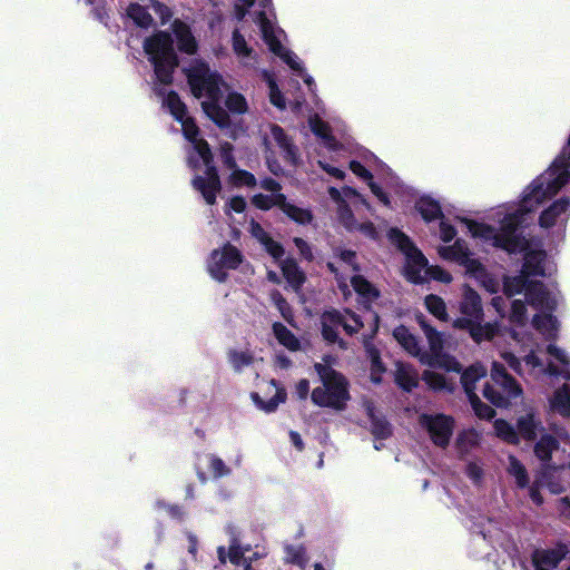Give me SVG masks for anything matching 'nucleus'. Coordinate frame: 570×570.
<instances>
[{
  "label": "nucleus",
  "instance_id": "1a4fd4ad",
  "mask_svg": "<svg viewBox=\"0 0 570 570\" xmlns=\"http://www.w3.org/2000/svg\"><path fill=\"white\" fill-rule=\"evenodd\" d=\"M144 50L154 66L157 79L164 85L170 83L171 73L178 65L170 36L164 31L155 33L145 40Z\"/></svg>",
  "mask_w": 570,
  "mask_h": 570
},
{
  "label": "nucleus",
  "instance_id": "37998d69",
  "mask_svg": "<svg viewBox=\"0 0 570 570\" xmlns=\"http://www.w3.org/2000/svg\"><path fill=\"white\" fill-rule=\"evenodd\" d=\"M423 380L433 390L452 391L454 389V382L452 380L434 371H425L423 373Z\"/></svg>",
  "mask_w": 570,
  "mask_h": 570
},
{
  "label": "nucleus",
  "instance_id": "72a5a7b5",
  "mask_svg": "<svg viewBox=\"0 0 570 570\" xmlns=\"http://www.w3.org/2000/svg\"><path fill=\"white\" fill-rule=\"evenodd\" d=\"M416 209L425 222L442 218L440 204L429 196H423L416 202Z\"/></svg>",
  "mask_w": 570,
  "mask_h": 570
},
{
  "label": "nucleus",
  "instance_id": "58836bf2",
  "mask_svg": "<svg viewBox=\"0 0 570 570\" xmlns=\"http://www.w3.org/2000/svg\"><path fill=\"white\" fill-rule=\"evenodd\" d=\"M279 208L287 217L298 224H308L312 222L313 215L308 209L288 203L285 196Z\"/></svg>",
  "mask_w": 570,
  "mask_h": 570
},
{
  "label": "nucleus",
  "instance_id": "de8ad7c7",
  "mask_svg": "<svg viewBox=\"0 0 570 570\" xmlns=\"http://www.w3.org/2000/svg\"><path fill=\"white\" fill-rule=\"evenodd\" d=\"M226 108L237 115H244L248 111V104L246 98L236 91H229L225 98Z\"/></svg>",
  "mask_w": 570,
  "mask_h": 570
},
{
  "label": "nucleus",
  "instance_id": "f8f14e48",
  "mask_svg": "<svg viewBox=\"0 0 570 570\" xmlns=\"http://www.w3.org/2000/svg\"><path fill=\"white\" fill-rule=\"evenodd\" d=\"M321 323L323 337L330 343L337 341L340 327H343L347 334L356 333L363 327L360 317L350 311H345L344 314L337 311H327L322 315Z\"/></svg>",
  "mask_w": 570,
  "mask_h": 570
},
{
  "label": "nucleus",
  "instance_id": "680f3d73",
  "mask_svg": "<svg viewBox=\"0 0 570 570\" xmlns=\"http://www.w3.org/2000/svg\"><path fill=\"white\" fill-rule=\"evenodd\" d=\"M318 165L320 167L326 171L328 175H331L332 177L336 178V179H344L345 178V171L335 167V166H332L325 161H322V160H318Z\"/></svg>",
  "mask_w": 570,
  "mask_h": 570
},
{
  "label": "nucleus",
  "instance_id": "39448f33",
  "mask_svg": "<svg viewBox=\"0 0 570 570\" xmlns=\"http://www.w3.org/2000/svg\"><path fill=\"white\" fill-rule=\"evenodd\" d=\"M389 239L404 254V275L410 282L422 284L429 279H434L443 284H450L453 281L452 275L446 269L438 265H429L422 252L399 229L392 228L389 232Z\"/></svg>",
  "mask_w": 570,
  "mask_h": 570
},
{
  "label": "nucleus",
  "instance_id": "ddd939ff",
  "mask_svg": "<svg viewBox=\"0 0 570 570\" xmlns=\"http://www.w3.org/2000/svg\"><path fill=\"white\" fill-rule=\"evenodd\" d=\"M419 424L429 434L433 444L440 448L448 446L454 429L452 416L443 413L422 414Z\"/></svg>",
  "mask_w": 570,
  "mask_h": 570
},
{
  "label": "nucleus",
  "instance_id": "a19ab883",
  "mask_svg": "<svg viewBox=\"0 0 570 570\" xmlns=\"http://www.w3.org/2000/svg\"><path fill=\"white\" fill-rule=\"evenodd\" d=\"M507 471L511 476L514 478L518 487L525 488L528 485L529 478L527 469L515 456H508Z\"/></svg>",
  "mask_w": 570,
  "mask_h": 570
},
{
  "label": "nucleus",
  "instance_id": "f257e3e1",
  "mask_svg": "<svg viewBox=\"0 0 570 570\" xmlns=\"http://www.w3.org/2000/svg\"><path fill=\"white\" fill-rule=\"evenodd\" d=\"M547 199L543 198L538 203L533 199L530 208L524 206V197L518 206L504 205L498 207L491 214V219L500 225L499 228L470 219H463L462 223L472 237L485 244L511 254L525 252L521 273L517 276L504 277V293L508 296L523 294L527 304L537 311L532 320L533 327L546 340H556L559 332V323L551 312L558 305L559 294L553 288L544 286L541 282L531 279L532 276L551 275L554 271V265L543 250L531 248L530 243L524 237H521L519 233V227L524 222V214L537 209Z\"/></svg>",
  "mask_w": 570,
  "mask_h": 570
},
{
  "label": "nucleus",
  "instance_id": "bf43d9fd",
  "mask_svg": "<svg viewBox=\"0 0 570 570\" xmlns=\"http://www.w3.org/2000/svg\"><path fill=\"white\" fill-rule=\"evenodd\" d=\"M148 1L150 3L148 8L151 9L160 18L163 24L166 23L171 17V11L169 10V8L158 1Z\"/></svg>",
  "mask_w": 570,
  "mask_h": 570
},
{
  "label": "nucleus",
  "instance_id": "5701e85b",
  "mask_svg": "<svg viewBox=\"0 0 570 570\" xmlns=\"http://www.w3.org/2000/svg\"><path fill=\"white\" fill-rule=\"evenodd\" d=\"M252 236L256 238L265 248V250L276 261L281 259L284 255V249L279 243L274 240L267 232L256 222H250Z\"/></svg>",
  "mask_w": 570,
  "mask_h": 570
},
{
  "label": "nucleus",
  "instance_id": "e2e57ef3",
  "mask_svg": "<svg viewBox=\"0 0 570 570\" xmlns=\"http://www.w3.org/2000/svg\"><path fill=\"white\" fill-rule=\"evenodd\" d=\"M246 208V202L243 197H233L229 203L226 213L229 214L230 210L235 213H243Z\"/></svg>",
  "mask_w": 570,
  "mask_h": 570
},
{
  "label": "nucleus",
  "instance_id": "864d4df0",
  "mask_svg": "<svg viewBox=\"0 0 570 570\" xmlns=\"http://www.w3.org/2000/svg\"><path fill=\"white\" fill-rule=\"evenodd\" d=\"M471 406L479 419L490 420L495 411L488 404L481 402L475 393L468 395Z\"/></svg>",
  "mask_w": 570,
  "mask_h": 570
},
{
  "label": "nucleus",
  "instance_id": "f03ea898",
  "mask_svg": "<svg viewBox=\"0 0 570 570\" xmlns=\"http://www.w3.org/2000/svg\"><path fill=\"white\" fill-rule=\"evenodd\" d=\"M164 105L168 108L174 118L180 122L181 131L191 150L188 151V165L196 169L204 167V176H195L194 187L199 190L206 203L213 205L216 195L220 190V180L216 168L212 166V153L206 140L199 137V129L194 119L187 116L186 107L175 92H169L164 98Z\"/></svg>",
  "mask_w": 570,
  "mask_h": 570
},
{
  "label": "nucleus",
  "instance_id": "338daca9",
  "mask_svg": "<svg viewBox=\"0 0 570 570\" xmlns=\"http://www.w3.org/2000/svg\"><path fill=\"white\" fill-rule=\"evenodd\" d=\"M491 305L501 317L505 316L507 304L502 296H494L491 301Z\"/></svg>",
  "mask_w": 570,
  "mask_h": 570
},
{
  "label": "nucleus",
  "instance_id": "9b49d317",
  "mask_svg": "<svg viewBox=\"0 0 570 570\" xmlns=\"http://www.w3.org/2000/svg\"><path fill=\"white\" fill-rule=\"evenodd\" d=\"M419 322L430 345V353H422L420 362L432 367L459 373L461 371L459 362L454 357L443 353L442 334L428 325L423 317H419Z\"/></svg>",
  "mask_w": 570,
  "mask_h": 570
},
{
  "label": "nucleus",
  "instance_id": "393cba45",
  "mask_svg": "<svg viewBox=\"0 0 570 570\" xmlns=\"http://www.w3.org/2000/svg\"><path fill=\"white\" fill-rule=\"evenodd\" d=\"M482 434L475 429L461 431L455 440V449L460 455H466L481 444Z\"/></svg>",
  "mask_w": 570,
  "mask_h": 570
},
{
  "label": "nucleus",
  "instance_id": "6e6552de",
  "mask_svg": "<svg viewBox=\"0 0 570 570\" xmlns=\"http://www.w3.org/2000/svg\"><path fill=\"white\" fill-rule=\"evenodd\" d=\"M315 370L322 385L312 391V402L317 406L344 411L351 399L347 380L341 373L321 363L315 364Z\"/></svg>",
  "mask_w": 570,
  "mask_h": 570
},
{
  "label": "nucleus",
  "instance_id": "6ab92c4d",
  "mask_svg": "<svg viewBox=\"0 0 570 570\" xmlns=\"http://www.w3.org/2000/svg\"><path fill=\"white\" fill-rule=\"evenodd\" d=\"M252 400L258 409L266 413L274 412L279 404L286 400V392L283 387L278 386L275 380L267 383L264 395L255 392L252 393Z\"/></svg>",
  "mask_w": 570,
  "mask_h": 570
},
{
  "label": "nucleus",
  "instance_id": "c85d7f7f",
  "mask_svg": "<svg viewBox=\"0 0 570 570\" xmlns=\"http://www.w3.org/2000/svg\"><path fill=\"white\" fill-rule=\"evenodd\" d=\"M466 275L474 278L489 293H497L500 288L499 279L490 274L480 261L475 263Z\"/></svg>",
  "mask_w": 570,
  "mask_h": 570
},
{
  "label": "nucleus",
  "instance_id": "4468645a",
  "mask_svg": "<svg viewBox=\"0 0 570 570\" xmlns=\"http://www.w3.org/2000/svg\"><path fill=\"white\" fill-rule=\"evenodd\" d=\"M242 262L243 257L239 250L232 245H225L222 249L213 250L207 268L214 279L224 282L227 271L235 269Z\"/></svg>",
  "mask_w": 570,
  "mask_h": 570
},
{
  "label": "nucleus",
  "instance_id": "cd10ccee",
  "mask_svg": "<svg viewBox=\"0 0 570 570\" xmlns=\"http://www.w3.org/2000/svg\"><path fill=\"white\" fill-rule=\"evenodd\" d=\"M549 404L552 411L570 416V384L564 383L558 387L549 399Z\"/></svg>",
  "mask_w": 570,
  "mask_h": 570
},
{
  "label": "nucleus",
  "instance_id": "ea45409f",
  "mask_svg": "<svg viewBox=\"0 0 570 570\" xmlns=\"http://www.w3.org/2000/svg\"><path fill=\"white\" fill-rule=\"evenodd\" d=\"M364 346L371 360V380L374 383H381L385 367L380 360L379 351L368 341L364 342Z\"/></svg>",
  "mask_w": 570,
  "mask_h": 570
},
{
  "label": "nucleus",
  "instance_id": "4be33fe9",
  "mask_svg": "<svg viewBox=\"0 0 570 570\" xmlns=\"http://www.w3.org/2000/svg\"><path fill=\"white\" fill-rule=\"evenodd\" d=\"M233 51L238 58L239 62L246 68H255L257 62L256 53L249 47L238 30L233 32L232 37Z\"/></svg>",
  "mask_w": 570,
  "mask_h": 570
},
{
  "label": "nucleus",
  "instance_id": "e433bc0d",
  "mask_svg": "<svg viewBox=\"0 0 570 570\" xmlns=\"http://www.w3.org/2000/svg\"><path fill=\"white\" fill-rule=\"evenodd\" d=\"M559 449V443L552 435H542L534 445V454L542 462H549L552 453Z\"/></svg>",
  "mask_w": 570,
  "mask_h": 570
},
{
  "label": "nucleus",
  "instance_id": "3c124183",
  "mask_svg": "<svg viewBox=\"0 0 570 570\" xmlns=\"http://www.w3.org/2000/svg\"><path fill=\"white\" fill-rule=\"evenodd\" d=\"M261 73H262L263 79L268 85L271 102L274 106H276L277 108L284 109L285 108V99L283 98L273 76L266 70H262Z\"/></svg>",
  "mask_w": 570,
  "mask_h": 570
},
{
  "label": "nucleus",
  "instance_id": "69168bd1",
  "mask_svg": "<svg viewBox=\"0 0 570 570\" xmlns=\"http://www.w3.org/2000/svg\"><path fill=\"white\" fill-rule=\"evenodd\" d=\"M222 157H223L224 163L229 168H234L236 166L235 160L232 155V146L229 144H225L222 146Z\"/></svg>",
  "mask_w": 570,
  "mask_h": 570
},
{
  "label": "nucleus",
  "instance_id": "c756f323",
  "mask_svg": "<svg viewBox=\"0 0 570 570\" xmlns=\"http://www.w3.org/2000/svg\"><path fill=\"white\" fill-rule=\"evenodd\" d=\"M393 336L409 354L420 360L422 353L419 341L405 326L396 327L393 331Z\"/></svg>",
  "mask_w": 570,
  "mask_h": 570
},
{
  "label": "nucleus",
  "instance_id": "b1692460",
  "mask_svg": "<svg viewBox=\"0 0 570 570\" xmlns=\"http://www.w3.org/2000/svg\"><path fill=\"white\" fill-rule=\"evenodd\" d=\"M394 380L402 390L410 392L419 384V373L412 365L403 362H396Z\"/></svg>",
  "mask_w": 570,
  "mask_h": 570
},
{
  "label": "nucleus",
  "instance_id": "a18cd8bd",
  "mask_svg": "<svg viewBox=\"0 0 570 570\" xmlns=\"http://www.w3.org/2000/svg\"><path fill=\"white\" fill-rule=\"evenodd\" d=\"M529 320L528 313H527V305L525 302L522 299H514L511 303V309L509 313V321L510 323L517 327V326H524Z\"/></svg>",
  "mask_w": 570,
  "mask_h": 570
},
{
  "label": "nucleus",
  "instance_id": "79ce46f5",
  "mask_svg": "<svg viewBox=\"0 0 570 570\" xmlns=\"http://www.w3.org/2000/svg\"><path fill=\"white\" fill-rule=\"evenodd\" d=\"M366 412L371 420V431L373 435L377 439L387 438L391 434V429L387 422L383 417L376 415L374 407L370 404L366 406Z\"/></svg>",
  "mask_w": 570,
  "mask_h": 570
},
{
  "label": "nucleus",
  "instance_id": "2f4dec72",
  "mask_svg": "<svg viewBox=\"0 0 570 570\" xmlns=\"http://www.w3.org/2000/svg\"><path fill=\"white\" fill-rule=\"evenodd\" d=\"M487 368L480 363L471 365L461 375V382L463 384L466 395L473 394L475 390V383L485 377Z\"/></svg>",
  "mask_w": 570,
  "mask_h": 570
},
{
  "label": "nucleus",
  "instance_id": "7ed1b4c3",
  "mask_svg": "<svg viewBox=\"0 0 570 570\" xmlns=\"http://www.w3.org/2000/svg\"><path fill=\"white\" fill-rule=\"evenodd\" d=\"M188 82L195 97L206 98L202 102L205 114L220 128H227L230 124L229 115L219 106L223 91L227 90L222 77L206 63L199 62L189 70Z\"/></svg>",
  "mask_w": 570,
  "mask_h": 570
},
{
  "label": "nucleus",
  "instance_id": "f3484780",
  "mask_svg": "<svg viewBox=\"0 0 570 570\" xmlns=\"http://www.w3.org/2000/svg\"><path fill=\"white\" fill-rule=\"evenodd\" d=\"M438 254L441 258L456 263L460 266H463L465 269V274L470 272V269L475 265L479 261L472 257L471 252L466 244L458 239L452 245H442L438 247Z\"/></svg>",
  "mask_w": 570,
  "mask_h": 570
},
{
  "label": "nucleus",
  "instance_id": "4c0bfd02",
  "mask_svg": "<svg viewBox=\"0 0 570 570\" xmlns=\"http://www.w3.org/2000/svg\"><path fill=\"white\" fill-rule=\"evenodd\" d=\"M199 464L206 465L213 478H223L230 474L232 469L218 456L206 454L199 459Z\"/></svg>",
  "mask_w": 570,
  "mask_h": 570
},
{
  "label": "nucleus",
  "instance_id": "c9c22d12",
  "mask_svg": "<svg viewBox=\"0 0 570 570\" xmlns=\"http://www.w3.org/2000/svg\"><path fill=\"white\" fill-rule=\"evenodd\" d=\"M273 333L277 342L292 352L301 350L299 340L283 324L275 323L273 325Z\"/></svg>",
  "mask_w": 570,
  "mask_h": 570
},
{
  "label": "nucleus",
  "instance_id": "5fc2aeb1",
  "mask_svg": "<svg viewBox=\"0 0 570 570\" xmlns=\"http://www.w3.org/2000/svg\"><path fill=\"white\" fill-rule=\"evenodd\" d=\"M229 362L234 370L242 371L253 362V355L247 351H233L229 353Z\"/></svg>",
  "mask_w": 570,
  "mask_h": 570
},
{
  "label": "nucleus",
  "instance_id": "412c9836",
  "mask_svg": "<svg viewBox=\"0 0 570 570\" xmlns=\"http://www.w3.org/2000/svg\"><path fill=\"white\" fill-rule=\"evenodd\" d=\"M171 31L176 38L177 47L181 52L187 55H194L196 52L197 42L187 23L176 19L171 23Z\"/></svg>",
  "mask_w": 570,
  "mask_h": 570
},
{
  "label": "nucleus",
  "instance_id": "603ef678",
  "mask_svg": "<svg viewBox=\"0 0 570 570\" xmlns=\"http://www.w3.org/2000/svg\"><path fill=\"white\" fill-rule=\"evenodd\" d=\"M285 559L287 562L295 563L299 567H305L308 561L305 548L301 544L287 546L285 548Z\"/></svg>",
  "mask_w": 570,
  "mask_h": 570
},
{
  "label": "nucleus",
  "instance_id": "0eeeda50",
  "mask_svg": "<svg viewBox=\"0 0 570 570\" xmlns=\"http://www.w3.org/2000/svg\"><path fill=\"white\" fill-rule=\"evenodd\" d=\"M328 267L335 274L338 287L345 296L351 294V284L362 303L372 304L379 298L380 292L377 288L357 274L360 269L354 252L340 250L334 261L328 263Z\"/></svg>",
  "mask_w": 570,
  "mask_h": 570
},
{
  "label": "nucleus",
  "instance_id": "2eb2a0df",
  "mask_svg": "<svg viewBox=\"0 0 570 570\" xmlns=\"http://www.w3.org/2000/svg\"><path fill=\"white\" fill-rule=\"evenodd\" d=\"M462 317L453 321V327L465 328L471 323L483 320V306L480 295L469 285L462 286V299L459 305Z\"/></svg>",
  "mask_w": 570,
  "mask_h": 570
},
{
  "label": "nucleus",
  "instance_id": "7c9ffc66",
  "mask_svg": "<svg viewBox=\"0 0 570 570\" xmlns=\"http://www.w3.org/2000/svg\"><path fill=\"white\" fill-rule=\"evenodd\" d=\"M464 330L470 332L471 337L474 342L480 343L482 341H491L499 333V324L498 323H484L481 322L471 323L470 326H466Z\"/></svg>",
  "mask_w": 570,
  "mask_h": 570
},
{
  "label": "nucleus",
  "instance_id": "774afa93",
  "mask_svg": "<svg viewBox=\"0 0 570 570\" xmlns=\"http://www.w3.org/2000/svg\"><path fill=\"white\" fill-rule=\"evenodd\" d=\"M294 243L303 257H305L306 259L312 258V250L304 239L295 238Z\"/></svg>",
  "mask_w": 570,
  "mask_h": 570
},
{
  "label": "nucleus",
  "instance_id": "aec40b11",
  "mask_svg": "<svg viewBox=\"0 0 570 570\" xmlns=\"http://www.w3.org/2000/svg\"><path fill=\"white\" fill-rule=\"evenodd\" d=\"M568 550L564 546L549 550H537L532 556L535 570H554L564 559Z\"/></svg>",
  "mask_w": 570,
  "mask_h": 570
},
{
  "label": "nucleus",
  "instance_id": "4d7b16f0",
  "mask_svg": "<svg viewBox=\"0 0 570 570\" xmlns=\"http://www.w3.org/2000/svg\"><path fill=\"white\" fill-rule=\"evenodd\" d=\"M230 180L236 186H254L256 179L253 174L246 170H234L230 175Z\"/></svg>",
  "mask_w": 570,
  "mask_h": 570
},
{
  "label": "nucleus",
  "instance_id": "dca6fc26",
  "mask_svg": "<svg viewBox=\"0 0 570 570\" xmlns=\"http://www.w3.org/2000/svg\"><path fill=\"white\" fill-rule=\"evenodd\" d=\"M262 137L266 153H272L275 145L284 153L286 159L296 164L297 149L279 126L268 124L262 129Z\"/></svg>",
  "mask_w": 570,
  "mask_h": 570
},
{
  "label": "nucleus",
  "instance_id": "49530a36",
  "mask_svg": "<svg viewBox=\"0 0 570 570\" xmlns=\"http://www.w3.org/2000/svg\"><path fill=\"white\" fill-rule=\"evenodd\" d=\"M128 17H130L135 23L142 28H148L153 23L151 14L147 9L139 3H131L127 9Z\"/></svg>",
  "mask_w": 570,
  "mask_h": 570
},
{
  "label": "nucleus",
  "instance_id": "0e129e2a",
  "mask_svg": "<svg viewBox=\"0 0 570 570\" xmlns=\"http://www.w3.org/2000/svg\"><path fill=\"white\" fill-rule=\"evenodd\" d=\"M295 393L298 399L305 400L309 393V382L305 379L301 380L295 386Z\"/></svg>",
  "mask_w": 570,
  "mask_h": 570
},
{
  "label": "nucleus",
  "instance_id": "f704fd0d",
  "mask_svg": "<svg viewBox=\"0 0 570 570\" xmlns=\"http://www.w3.org/2000/svg\"><path fill=\"white\" fill-rule=\"evenodd\" d=\"M308 122H309V127L312 129V131L318 136L324 145L332 149V150H336L338 148V144L336 142V140L334 139V137L330 134V128L328 126L323 122L318 116H311L309 119H308Z\"/></svg>",
  "mask_w": 570,
  "mask_h": 570
},
{
  "label": "nucleus",
  "instance_id": "c03bdc74",
  "mask_svg": "<svg viewBox=\"0 0 570 570\" xmlns=\"http://www.w3.org/2000/svg\"><path fill=\"white\" fill-rule=\"evenodd\" d=\"M494 432L498 438L503 440L507 443L510 444H518L519 443V435L518 431L513 428L512 424L504 420H497L494 421Z\"/></svg>",
  "mask_w": 570,
  "mask_h": 570
},
{
  "label": "nucleus",
  "instance_id": "052dcab7",
  "mask_svg": "<svg viewBox=\"0 0 570 570\" xmlns=\"http://www.w3.org/2000/svg\"><path fill=\"white\" fill-rule=\"evenodd\" d=\"M441 222H440V238L444 242V243H449L451 242L455 235H456V230L455 228L449 224L448 222H445L442 218H440Z\"/></svg>",
  "mask_w": 570,
  "mask_h": 570
},
{
  "label": "nucleus",
  "instance_id": "9d476101",
  "mask_svg": "<svg viewBox=\"0 0 570 570\" xmlns=\"http://www.w3.org/2000/svg\"><path fill=\"white\" fill-rule=\"evenodd\" d=\"M490 376L492 384L487 383L483 396L497 407H508L512 402L522 396L521 385L505 370L504 365L493 361Z\"/></svg>",
  "mask_w": 570,
  "mask_h": 570
},
{
  "label": "nucleus",
  "instance_id": "6e6d98bb",
  "mask_svg": "<svg viewBox=\"0 0 570 570\" xmlns=\"http://www.w3.org/2000/svg\"><path fill=\"white\" fill-rule=\"evenodd\" d=\"M249 550L240 547L237 542H233L229 547L228 558L229 561L234 564H243L246 568V564H249L248 557H246V552Z\"/></svg>",
  "mask_w": 570,
  "mask_h": 570
},
{
  "label": "nucleus",
  "instance_id": "09e8293b",
  "mask_svg": "<svg viewBox=\"0 0 570 570\" xmlns=\"http://www.w3.org/2000/svg\"><path fill=\"white\" fill-rule=\"evenodd\" d=\"M426 309L440 321H448L445 302L438 295H428L424 299Z\"/></svg>",
  "mask_w": 570,
  "mask_h": 570
},
{
  "label": "nucleus",
  "instance_id": "423d86ee",
  "mask_svg": "<svg viewBox=\"0 0 570 570\" xmlns=\"http://www.w3.org/2000/svg\"><path fill=\"white\" fill-rule=\"evenodd\" d=\"M328 195L336 206V219L343 227L350 232H358L371 239L377 238V230L373 223L356 218L361 207L370 210L371 206L355 189L351 187H343L342 189L330 187Z\"/></svg>",
  "mask_w": 570,
  "mask_h": 570
},
{
  "label": "nucleus",
  "instance_id": "473e14b6",
  "mask_svg": "<svg viewBox=\"0 0 570 570\" xmlns=\"http://www.w3.org/2000/svg\"><path fill=\"white\" fill-rule=\"evenodd\" d=\"M350 169L360 178L368 181L372 193L379 198L380 202H382L384 205L390 204L389 198L385 195V193H383V190L376 184L371 181L372 175H371L370 170L364 165H362L360 161L352 160L350 163Z\"/></svg>",
  "mask_w": 570,
  "mask_h": 570
},
{
  "label": "nucleus",
  "instance_id": "a878e982",
  "mask_svg": "<svg viewBox=\"0 0 570 570\" xmlns=\"http://www.w3.org/2000/svg\"><path fill=\"white\" fill-rule=\"evenodd\" d=\"M279 267L288 286L298 292L305 282V274L299 269L296 262L286 258L279 262Z\"/></svg>",
  "mask_w": 570,
  "mask_h": 570
},
{
  "label": "nucleus",
  "instance_id": "20e7f679",
  "mask_svg": "<svg viewBox=\"0 0 570 570\" xmlns=\"http://www.w3.org/2000/svg\"><path fill=\"white\" fill-rule=\"evenodd\" d=\"M547 353L551 360L546 363L541 360L535 350H531L524 355L522 360L518 358L513 353L502 351L501 358L521 376H529L532 379H541L544 375L559 376L563 380H570V356L563 348L549 344Z\"/></svg>",
  "mask_w": 570,
  "mask_h": 570
},
{
  "label": "nucleus",
  "instance_id": "8fccbe9b",
  "mask_svg": "<svg viewBox=\"0 0 570 570\" xmlns=\"http://www.w3.org/2000/svg\"><path fill=\"white\" fill-rule=\"evenodd\" d=\"M283 198L284 195L281 193L271 195L257 194L253 197L252 202L257 208L267 210L274 206L281 207Z\"/></svg>",
  "mask_w": 570,
  "mask_h": 570
},
{
  "label": "nucleus",
  "instance_id": "bb28decb",
  "mask_svg": "<svg viewBox=\"0 0 570 570\" xmlns=\"http://www.w3.org/2000/svg\"><path fill=\"white\" fill-rule=\"evenodd\" d=\"M518 435L527 441H532L543 430L541 421L531 413L520 416L517 421Z\"/></svg>",
  "mask_w": 570,
  "mask_h": 570
},
{
  "label": "nucleus",
  "instance_id": "13d9d810",
  "mask_svg": "<svg viewBox=\"0 0 570 570\" xmlns=\"http://www.w3.org/2000/svg\"><path fill=\"white\" fill-rule=\"evenodd\" d=\"M271 298H272L273 303L275 304V306L277 307V309L279 311V313L282 314V316L286 321H289L292 318L293 314H292L288 303L282 296V294L279 292L275 291L271 294Z\"/></svg>",
  "mask_w": 570,
  "mask_h": 570
},
{
  "label": "nucleus",
  "instance_id": "a211bd4d",
  "mask_svg": "<svg viewBox=\"0 0 570 570\" xmlns=\"http://www.w3.org/2000/svg\"><path fill=\"white\" fill-rule=\"evenodd\" d=\"M570 216V202L566 198H560L547 207L540 215V226L542 228L557 227L563 228Z\"/></svg>",
  "mask_w": 570,
  "mask_h": 570
}]
</instances>
